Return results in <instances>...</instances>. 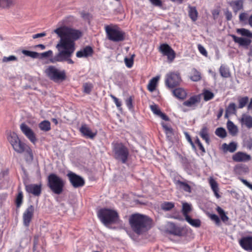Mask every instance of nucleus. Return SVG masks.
Segmentation results:
<instances>
[{
	"instance_id": "f257e3e1",
	"label": "nucleus",
	"mask_w": 252,
	"mask_h": 252,
	"mask_svg": "<svg viewBox=\"0 0 252 252\" xmlns=\"http://www.w3.org/2000/svg\"><path fill=\"white\" fill-rule=\"evenodd\" d=\"M54 32L60 38L56 48H63L70 52L71 53L69 56H64V61L69 64H73L74 62L70 57L75 51V41L82 36V32L65 26L57 28Z\"/></svg>"
},
{
	"instance_id": "f03ea898",
	"label": "nucleus",
	"mask_w": 252,
	"mask_h": 252,
	"mask_svg": "<svg viewBox=\"0 0 252 252\" xmlns=\"http://www.w3.org/2000/svg\"><path fill=\"white\" fill-rule=\"evenodd\" d=\"M129 222L132 230L139 235L147 230L151 220L147 216L137 213L130 216Z\"/></svg>"
},
{
	"instance_id": "7ed1b4c3",
	"label": "nucleus",
	"mask_w": 252,
	"mask_h": 252,
	"mask_svg": "<svg viewBox=\"0 0 252 252\" xmlns=\"http://www.w3.org/2000/svg\"><path fill=\"white\" fill-rule=\"evenodd\" d=\"M113 158L118 162L126 164L128 159L129 151L128 148L123 143L113 142L112 143Z\"/></svg>"
},
{
	"instance_id": "20e7f679",
	"label": "nucleus",
	"mask_w": 252,
	"mask_h": 252,
	"mask_svg": "<svg viewBox=\"0 0 252 252\" xmlns=\"http://www.w3.org/2000/svg\"><path fill=\"white\" fill-rule=\"evenodd\" d=\"M97 215L100 221L105 226L117 223L119 219V214L117 211L106 208L99 209L97 211Z\"/></svg>"
},
{
	"instance_id": "39448f33",
	"label": "nucleus",
	"mask_w": 252,
	"mask_h": 252,
	"mask_svg": "<svg viewBox=\"0 0 252 252\" xmlns=\"http://www.w3.org/2000/svg\"><path fill=\"white\" fill-rule=\"evenodd\" d=\"M8 141L14 150L18 154H22L26 152L30 156V159H33V154L32 149L25 143L21 141L15 132H12L9 136Z\"/></svg>"
},
{
	"instance_id": "423d86ee",
	"label": "nucleus",
	"mask_w": 252,
	"mask_h": 252,
	"mask_svg": "<svg viewBox=\"0 0 252 252\" xmlns=\"http://www.w3.org/2000/svg\"><path fill=\"white\" fill-rule=\"evenodd\" d=\"M105 31L107 38L111 41L121 42L126 39V32L117 25H106Z\"/></svg>"
},
{
	"instance_id": "0eeeda50",
	"label": "nucleus",
	"mask_w": 252,
	"mask_h": 252,
	"mask_svg": "<svg viewBox=\"0 0 252 252\" xmlns=\"http://www.w3.org/2000/svg\"><path fill=\"white\" fill-rule=\"evenodd\" d=\"M64 184L63 179L55 173L50 174L47 177V186L56 194L63 192Z\"/></svg>"
},
{
	"instance_id": "6e6552de",
	"label": "nucleus",
	"mask_w": 252,
	"mask_h": 252,
	"mask_svg": "<svg viewBox=\"0 0 252 252\" xmlns=\"http://www.w3.org/2000/svg\"><path fill=\"white\" fill-rule=\"evenodd\" d=\"M44 73L50 80L55 83L62 82L66 79L65 71L60 70L54 65L47 66Z\"/></svg>"
},
{
	"instance_id": "1a4fd4ad",
	"label": "nucleus",
	"mask_w": 252,
	"mask_h": 252,
	"mask_svg": "<svg viewBox=\"0 0 252 252\" xmlns=\"http://www.w3.org/2000/svg\"><path fill=\"white\" fill-rule=\"evenodd\" d=\"M182 81L180 74L178 72H170L166 75L165 84L168 88L172 89L179 86Z\"/></svg>"
},
{
	"instance_id": "9d476101",
	"label": "nucleus",
	"mask_w": 252,
	"mask_h": 252,
	"mask_svg": "<svg viewBox=\"0 0 252 252\" xmlns=\"http://www.w3.org/2000/svg\"><path fill=\"white\" fill-rule=\"evenodd\" d=\"M66 176L71 185L74 188L82 187L85 185V182L84 178L72 171H69Z\"/></svg>"
},
{
	"instance_id": "9b49d317",
	"label": "nucleus",
	"mask_w": 252,
	"mask_h": 252,
	"mask_svg": "<svg viewBox=\"0 0 252 252\" xmlns=\"http://www.w3.org/2000/svg\"><path fill=\"white\" fill-rule=\"evenodd\" d=\"M159 52L163 56H167L169 62H172L176 57V53L167 43L161 44L159 47Z\"/></svg>"
},
{
	"instance_id": "f8f14e48",
	"label": "nucleus",
	"mask_w": 252,
	"mask_h": 252,
	"mask_svg": "<svg viewBox=\"0 0 252 252\" xmlns=\"http://www.w3.org/2000/svg\"><path fill=\"white\" fill-rule=\"evenodd\" d=\"M166 230L169 234L175 236L181 237L184 235V228L176 226L173 222H169L167 224Z\"/></svg>"
},
{
	"instance_id": "ddd939ff",
	"label": "nucleus",
	"mask_w": 252,
	"mask_h": 252,
	"mask_svg": "<svg viewBox=\"0 0 252 252\" xmlns=\"http://www.w3.org/2000/svg\"><path fill=\"white\" fill-rule=\"evenodd\" d=\"M34 207L30 205L24 211L23 214V225L26 227H29L30 222L33 216Z\"/></svg>"
},
{
	"instance_id": "4468645a",
	"label": "nucleus",
	"mask_w": 252,
	"mask_h": 252,
	"mask_svg": "<svg viewBox=\"0 0 252 252\" xmlns=\"http://www.w3.org/2000/svg\"><path fill=\"white\" fill-rule=\"evenodd\" d=\"M59 51V53L52 57L50 61L52 63H56L57 62H64V56H69L70 55V52L66 51V49H64L63 48H57Z\"/></svg>"
},
{
	"instance_id": "2eb2a0df",
	"label": "nucleus",
	"mask_w": 252,
	"mask_h": 252,
	"mask_svg": "<svg viewBox=\"0 0 252 252\" xmlns=\"http://www.w3.org/2000/svg\"><path fill=\"white\" fill-rule=\"evenodd\" d=\"M20 129L25 136L33 144H35L37 141L35 135L32 130L25 123H22L20 125Z\"/></svg>"
},
{
	"instance_id": "dca6fc26",
	"label": "nucleus",
	"mask_w": 252,
	"mask_h": 252,
	"mask_svg": "<svg viewBox=\"0 0 252 252\" xmlns=\"http://www.w3.org/2000/svg\"><path fill=\"white\" fill-rule=\"evenodd\" d=\"M42 185L41 184H29L26 185V190L29 193H31L35 196H39L41 193Z\"/></svg>"
},
{
	"instance_id": "f3484780",
	"label": "nucleus",
	"mask_w": 252,
	"mask_h": 252,
	"mask_svg": "<svg viewBox=\"0 0 252 252\" xmlns=\"http://www.w3.org/2000/svg\"><path fill=\"white\" fill-rule=\"evenodd\" d=\"M240 246L246 251H252V236L243 237L239 241Z\"/></svg>"
},
{
	"instance_id": "a211bd4d",
	"label": "nucleus",
	"mask_w": 252,
	"mask_h": 252,
	"mask_svg": "<svg viewBox=\"0 0 252 252\" xmlns=\"http://www.w3.org/2000/svg\"><path fill=\"white\" fill-rule=\"evenodd\" d=\"M94 53L93 48L90 46H86L82 49L76 52V57L79 58L92 57Z\"/></svg>"
},
{
	"instance_id": "6ab92c4d",
	"label": "nucleus",
	"mask_w": 252,
	"mask_h": 252,
	"mask_svg": "<svg viewBox=\"0 0 252 252\" xmlns=\"http://www.w3.org/2000/svg\"><path fill=\"white\" fill-rule=\"evenodd\" d=\"M251 159L250 155L242 152H238L232 156V159L236 162H246Z\"/></svg>"
},
{
	"instance_id": "aec40b11",
	"label": "nucleus",
	"mask_w": 252,
	"mask_h": 252,
	"mask_svg": "<svg viewBox=\"0 0 252 252\" xmlns=\"http://www.w3.org/2000/svg\"><path fill=\"white\" fill-rule=\"evenodd\" d=\"M80 131L86 138L93 139L96 135V132H93L86 125H83L80 128Z\"/></svg>"
},
{
	"instance_id": "412c9836",
	"label": "nucleus",
	"mask_w": 252,
	"mask_h": 252,
	"mask_svg": "<svg viewBox=\"0 0 252 252\" xmlns=\"http://www.w3.org/2000/svg\"><path fill=\"white\" fill-rule=\"evenodd\" d=\"M200 101V96L195 95L191 96L189 99L183 102V105L187 107H192Z\"/></svg>"
},
{
	"instance_id": "4be33fe9",
	"label": "nucleus",
	"mask_w": 252,
	"mask_h": 252,
	"mask_svg": "<svg viewBox=\"0 0 252 252\" xmlns=\"http://www.w3.org/2000/svg\"><path fill=\"white\" fill-rule=\"evenodd\" d=\"M172 93L176 97L182 100L185 99L187 95L186 91L182 88H178L173 90Z\"/></svg>"
},
{
	"instance_id": "5701e85b",
	"label": "nucleus",
	"mask_w": 252,
	"mask_h": 252,
	"mask_svg": "<svg viewBox=\"0 0 252 252\" xmlns=\"http://www.w3.org/2000/svg\"><path fill=\"white\" fill-rule=\"evenodd\" d=\"M233 40L241 46H248L251 43V40L248 38L237 37L235 35H231Z\"/></svg>"
},
{
	"instance_id": "b1692460",
	"label": "nucleus",
	"mask_w": 252,
	"mask_h": 252,
	"mask_svg": "<svg viewBox=\"0 0 252 252\" xmlns=\"http://www.w3.org/2000/svg\"><path fill=\"white\" fill-rule=\"evenodd\" d=\"M232 8L233 12L236 14L237 12L243 9V1L242 0H232L229 3Z\"/></svg>"
},
{
	"instance_id": "393cba45",
	"label": "nucleus",
	"mask_w": 252,
	"mask_h": 252,
	"mask_svg": "<svg viewBox=\"0 0 252 252\" xmlns=\"http://www.w3.org/2000/svg\"><path fill=\"white\" fill-rule=\"evenodd\" d=\"M188 13L189 18L191 19L192 21L195 22L197 20L198 15V13L196 8L195 6L189 5L188 6Z\"/></svg>"
},
{
	"instance_id": "a878e982",
	"label": "nucleus",
	"mask_w": 252,
	"mask_h": 252,
	"mask_svg": "<svg viewBox=\"0 0 252 252\" xmlns=\"http://www.w3.org/2000/svg\"><path fill=\"white\" fill-rule=\"evenodd\" d=\"M222 148L224 152L228 151L233 153L237 150V144L234 142H231L229 144L223 143Z\"/></svg>"
},
{
	"instance_id": "bb28decb",
	"label": "nucleus",
	"mask_w": 252,
	"mask_h": 252,
	"mask_svg": "<svg viewBox=\"0 0 252 252\" xmlns=\"http://www.w3.org/2000/svg\"><path fill=\"white\" fill-rule=\"evenodd\" d=\"M209 184L211 186V189L213 191L215 196L217 198L220 197V195L219 194V188L217 182L212 178H210L209 180Z\"/></svg>"
},
{
	"instance_id": "cd10ccee",
	"label": "nucleus",
	"mask_w": 252,
	"mask_h": 252,
	"mask_svg": "<svg viewBox=\"0 0 252 252\" xmlns=\"http://www.w3.org/2000/svg\"><path fill=\"white\" fill-rule=\"evenodd\" d=\"M241 123L244 125L248 128L252 127V117L246 114H243L241 118Z\"/></svg>"
},
{
	"instance_id": "c85d7f7f",
	"label": "nucleus",
	"mask_w": 252,
	"mask_h": 252,
	"mask_svg": "<svg viewBox=\"0 0 252 252\" xmlns=\"http://www.w3.org/2000/svg\"><path fill=\"white\" fill-rule=\"evenodd\" d=\"M219 72L223 78H229L231 76V73L229 68L225 65L221 64L219 68Z\"/></svg>"
},
{
	"instance_id": "c756f323",
	"label": "nucleus",
	"mask_w": 252,
	"mask_h": 252,
	"mask_svg": "<svg viewBox=\"0 0 252 252\" xmlns=\"http://www.w3.org/2000/svg\"><path fill=\"white\" fill-rule=\"evenodd\" d=\"M227 128L229 131V133L232 136H235L238 132V128L236 126H235L234 123L231 121H228L227 123Z\"/></svg>"
},
{
	"instance_id": "7c9ffc66",
	"label": "nucleus",
	"mask_w": 252,
	"mask_h": 252,
	"mask_svg": "<svg viewBox=\"0 0 252 252\" xmlns=\"http://www.w3.org/2000/svg\"><path fill=\"white\" fill-rule=\"evenodd\" d=\"M159 79V77L156 76L150 80L147 86V89L150 92H153L156 90Z\"/></svg>"
},
{
	"instance_id": "2f4dec72",
	"label": "nucleus",
	"mask_w": 252,
	"mask_h": 252,
	"mask_svg": "<svg viewBox=\"0 0 252 252\" xmlns=\"http://www.w3.org/2000/svg\"><path fill=\"white\" fill-rule=\"evenodd\" d=\"M249 98L248 96H239L237 98L238 107L239 109H242L246 106L248 103Z\"/></svg>"
},
{
	"instance_id": "473e14b6",
	"label": "nucleus",
	"mask_w": 252,
	"mask_h": 252,
	"mask_svg": "<svg viewBox=\"0 0 252 252\" xmlns=\"http://www.w3.org/2000/svg\"><path fill=\"white\" fill-rule=\"evenodd\" d=\"M167 137L169 139L171 138L173 135V130L171 126H168L165 123L162 122L160 123Z\"/></svg>"
},
{
	"instance_id": "72a5a7b5",
	"label": "nucleus",
	"mask_w": 252,
	"mask_h": 252,
	"mask_svg": "<svg viewBox=\"0 0 252 252\" xmlns=\"http://www.w3.org/2000/svg\"><path fill=\"white\" fill-rule=\"evenodd\" d=\"M15 4V0H0V7L2 8H9Z\"/></svg>"
},
{
	"instance_id": "f704fd0d",
	"label": "nucleus",
	"mask_w": 252,
	"mask_h": 252,
	"mask_svg": "<svg viewBox=\"0 0 252 252\" xmlns=\"http://www.w3.org/2000/svg\"><path fill=\"white\" fill-rule=\"evenodd\" d=\"M190 79L194 82L199 81L201 79L200 72L198 71L196 69L193 68L191 70Z\"/></svg>"
},
{
	"instance_id": "c9c22d12",
	"label": "nucleus",
	"mask_w": 252,
	"mask_h": 252,
	"mask_svg": "<svg viewBox=\"0 0 252 252\" xmlns=\"http://www.w3.org/2000/svg\"><path fill=\"white\" fill-rule=\"evenodd\" d=\"M185 220L191 226L195 227H199L201 225V221L199 219H192L190 216H188L187 218L185 219Z\"/></svg>"
},
{
	"instance_id": "e433bc0d",
	"label": "nucleus",
	"mask_w": 252,
	"mask_h": 252,
	"mask_svg": "<svg viewBox=\"0 0 252 252\" xmlns=\"http://www.w3.org/2000/svg\"><path fill=\"white\" fill-rule=\"evenodd\" d=\"M39 128L44 131H48L51 129L50 122L47 120L42 121L39 124Z\"/></svg>"
},
{
	"instance_id": "4c0bfd02",
	"label": "nucleus",
	"mask_w": 252,
	"mask_h": 252,
	"mask_svg": "<svg viewBox=\"0 0 252 252\" xmlns=\"http://www.w3.org/2000/svg\"><path fill=\"white\" fill-rule=\"evenodd\" d=\"M176 184L179 186V187L187 192H191V189L190 186L185 182L178 180Z\"/></svg>"
},
{
	"instance_id": "58836bf2",
	"label": "nucleus",
	"mask_w": 252,
	"mask_h": 252,
	"mask_svg": "<svg viewBox=\"0 0 252 252\" xmlns=\"http://www.w3.org/2000/svg\"><path fill=\"white\" fill-rule=\"evenodd\" d=\"M216 211H217L221 220L223 222H225L226 221H228L229 218L228 216L226 215L225 211L221 207H220V206H218L216 208Z\"/></svg>"
},
{
	"instance_id": "ea45409f",
	"label": "nucleus",
	"mask_w": 252,
	"mask_h": 252,
	"mask_svg": "<svg viewBox=\"0 0 252 252\" xmlns=\"http://www.w3.org/2000/svg\"><path fill=\"white\" fill-rule=\"evenodd\" d=\"M191 208L190 204L188 203H184L182 205V212L185 219L189 216L188 214L191 211Z\"/></svg>"
},
{
	"instance_id": "a19ab883",
	"label": "nucleus",
	"mask_w": 252,
	"mask_h": 252,
	"mask_svg": "<svg viewBox=\"0 0 252 252\" xmlns=\"http://www.w3.org/2000/svg\"><path fill=\"white\" fill-rule=\"evenodd\" d=\"M175 206L174 203L165 201L161 204V208L165 211H168L173 209Z\"/></svg>"
},
{
	"instance_id": "79ce46f5",
	"label": "nucleus",
	"mask_w": 252,
	"mask_h": 252,
	"mask_svg": "<svg viewBox=\"0 0 252 252\" xmlns=\"http://www.w3.org/2000/svg\"><path fill=\"white\" fill-rule=\"evenodd\" d=\"M237 32L240 33L242 36L252 38V33L249 30L244 28L238 29Z\"/></svg>"
},
{
	"instance_id": "37998d69",
	"label": "nucleus",
	"mask_w": 252,
	"mask_h": 252,
	"mask_svg": "<svg viewBox=\"0 0 252 252\" xmlns=\"http://www.w3.org/2000/svg\"><path fill=\"white\" fill-rule=\"evenodd\" d=\"M215 134L219 137L223 138L226 136L227 133L225 129L223 127H218L216 129Z\"/></svg>"
},
{
	"instance_id": "c03bdc74",
	"label": "nucleus",
	"mask_w": 252,
	"mask_h": 252,
	"mask_svg": "<svg viewBox=\"0 0 252 252\" xmlns=\"http://www.w3.org/2000/svg\"><path fill=\"white\" fill-rule=\"evenodd\" d=\"M22 52L25 55L32 58H37L39 56V54L35 52L24 50Z\"/></svg>"
},
{
	"instance_id": "a18cd8bd",
	"label": "nucleus",
	"mask_w": 252,
	"mask_h": 252,
	"mask_svg": "<svg viewBox=\"0 0 252 252\" xmlns=\"http://www.w3.org/2000/svg\"><path fill=\"white\" fill-rule=\"evenodd\" d=\"M23 195L22 191L19 192L15 200V204L17 208L20 207L23 203Z\"/></svg>"
},
{
	"instance_id": "49530a36",
	"label": "nucleus",
	"mask_w": 252,
	"mask_h": 252,
	"mask_svg": "<svg viewBox=\"0 0 252 252\" xmlns=\"http://www.w3.org/2000/svg\"><path fill=\"white\" fill-rule=\"evenodd\" d=\"M204 99L206 101L212 99L214 96V94L210 91L206 90L203 93Z\"/></svg>"
},
{
	"instance_id": "de8ad7c7",
	"label": "nucleus",
	"mask_w": 252,
	"mask_h": 252,
	"mask_svg": "<svg viewBox=\"0 0 252 252\" xmlns=\"http://www.w3.org/2000/svg\"><path fill=\"white\" fill-rule=\"evenodd\" d=\"M155 115L160 117L162 120L165 121H169V117L162 111H153Z\"/></svg>"
},
{
	"instance_id": "09e8293b",
	"label": "nucleus",
	"mask_w": 252,
	"mask_h": 252,
	"mask_svg": "<svg viewBox=\"0 0 252 252\" xmlns=\"http://www.w3.org/2000/svg\"><path fill=\"white\" fill-rule=\"evenodd\" d=\"M93 88V86L91 83H86L83 85L84 92L89 94Z\"/></svg>"
},
{
	"instance_id": "8fccbe9b",
	"label": "nucleus",
	"mask_w": 252,
	"mask_h": 252,
	"mask_svg": "<svg viewBox=\"0 0 252 252\" xmlns=\"http://www.w3.org/2000/svg\"><path fill=\"white\" fill-rule=\"evenodd\" d=\"M211 220H213L216 224L218 226H220V220L219 216H218L216 214H210L209 216Z\"/></svg>"
},
{
	"instance_id": "3c124183",
	"label": "nucleus",
	"mask_w": 252,
	"mask_h": 252,
	"mask_svg": "<svg viewBox=\"0 0 252 252\" xmlns=\"http://www.w3.org/2000/svg\"><path fill=\"white\" fill-rule=\"evenodd\" d=\"M134 56V55H133L131 58H126L125 59V62L126 63V66L130 68L132 66L133 64V57Z\"/></svg>"
},
{
	"instance_id": "603ef678",
	"label": "nucleus",
	"mask_w": 252,
	"mask_h": 252,
	"mask_svg": "<svg viewBox=\"0 0 252 252\" xmlns=\"http://www.w3.org/2000/svg\"><path fill=\"white\" fill-rule=\"evenodd\" d=\"M111 97L112 98L113 101L114 102V103H115V104L116 105L117 108L119 109H121V106L122 105V102L121 101L119 100V98H117L116 96H115L114 95H110Z\"/></svg>"
},
{
	"instance_id": "864d4df0",
	"label": "nucleus",
	"mask_w": 252,
	"mask_h": 252,
	"mask_svg": "<svg viewBox=\"0 0 252 252\" xmlns=\"http://www.w3.org/2000/svg\"><path fill=\"white\" fill-rule=\"evenodd\" d=\"M195 143L196 144H197L198 146L199 147V149L202 151V153H205L206 152L204 147H203L202 144L201 143V142L198 137H196Z\"/></svg>"
},
{
	"instance_id": "5fc2aeb1",
	"label": "nucleus",
	"mask_w": 252,
	"mask_h": 252,
	"mask_svg": "<svg viewBox=\"0 0 252 252\" xmlns=\"http://www.w3.org/2000/svg\"><path fill=\"white\" fill-rule=\"evenodd\" d=\"M132 101L133 99L131 96H130L126 99V104L129 109H131L132 108Z\"/></svg>"
},
{
	"instance_id": "6e6d98bb",
	"label": "nucleus",
	"mask_w": 252,
	"mask_h": 252,
	"mask_svg": "<svg viewBox=\"0 0 252 252\" xmlns=\"http://www.w3.org/2000/svg\"><path fill=\"white\" fill-rule=\"evenodd\" d=\"M17 58L13 55L10 56L8 57H4L2 59L3 62H8L10 61H16Z\"/></svg>"
},
{
	"instance_id": "4d7b16f0",
	"label": "nucleus",
	"mask_w": 252,
	"mask_h": 252,
	"mask_svg": "<svg viewBox=\"0 0 252 252\" xmlns=\"http://www.w3.org/2000/svg\"><path fill=\"white\" fill-rule=\"evenodd\" d=\"M198 49L199 51V52L203 55L207 57V52L206 51V49L204 48L203 46H202L200 44L198 45Z\"/></svg>"
},
{
	"instance_id": "13d9d810",
	"label": "nucleus",
	"mask_w": 252,
	"mask_h": 252,
	"mask_svg": "<svg viewBox=\"0 0 252 252\" xmlns=\"http://www.w3.org/2000/svg\"><path fill=\"white\" fill-rule=\"evenodd\" d=\"M239 20L241 22L248 21V14L246 13L243 12L239 15Z\"/></svg>"
},
{
	"instance_id": "bf43d9fd",
	"label": "nucleus",
	"mask_w": 252,
	"mask_h": 252,
	"mask_svg": "<svg viewBox=\"0 0 252 252\" xmlns=\"http://www.w3.org/2000/svg\"><path fill=\"white\" fill-rule=\"evenodd\" d=\"M52 54L53 52L51 50H49L47 52H45L44 53L40 54L39 55H40L41 58H43L50 57L52 55Z\"/></svg>"
},
{
	"instance_id": "052dcab7",
	"label": "nucleus",
	"mask_w": 252,
	"mask_h": 252,
	"mask_svg": "<svg viewBox=\"0 0 252 252\" xmlns=\"http://www.w3.org/2000/svg\"><path fill=\"white\" fill-rule=\"evenodd\" d=\"M239 179L246 186L252 190V184H251L247 180L243 178H240Z\"/></svg>"
},
{
	"instance_id": "680f3d73",
	"label": "nucleus",
	"mask_w": 252,
	"mask_h": 252,
	"mask_svg": "<svg viewBox=\"0 0 252 252\" xmlns=\"http://www.w3.org/2000/svg\"><path fill=\"white\" fill-rule=\"evenodd\" d=\"M155 6H161L162 2L160 0H149Z\"/></svg>"
},
{
	"instance_id": "e2e57ef3",
	"label": "nucleus",
	"mask_w": 252,
	"mask_h": 252,
	"mask_svg": "<svg viewBox=\"0 0 252 252\" xmlns=\"http://www.w3.org/2000/svg\"><path fill=\"white\" fill-rule=\"evenodd\" d=\"M224 15L227 21H230L232 19V15L231 12L228 10H227L226 11H225Z\"/></svg>"
},
{
	"instance_id": "0e129e2a",
	"label": "nucleus",
	"mask_w": 252,
	"mask_h": 252,
	"mask_svg": "<svg viewBox=\"0 0 252 252\" xmlns=\"http://www.w3.org/2000/svg\"><path fill=\"white\" fill-rule=\"evenodd\" d=\"M200 137L205 141L206 143L209 145L210 144V138L209 134H202L200 135Z\"/></svg>"
},
{
	"instance_id": "69168bd1",
	"label": "nucleus",
	"mask_w": 252,
	"mask_h": 252,
	"mask_svg": "<svg viewBox=\"0 0 252 252\" xmlns=\"http://www.w3.org/2000/svg\"><path fill=\"white\" fill-rule=\"evenodd\" d=\"M200 137L205 141L206 143L209 145L210 144V138L209 134H202L200 135Z\"/></svg>"
},
{
	"instance_id": "338daca9",
	"label": "nucleus",
	"mask_w": 252,
	"mask_h": 252,
	"mask_svg": "<svg viewBox=\"0 0 252 252\" xmlns=\"http://www.w3.org/2000/svg\"><path fill=\"white\" fill-rule=\"evenodd\" d=\"M208 134V129L206 126H203L199 132V135L202 134Z\"/></svg>"
},
{
	"instance_id": "774afa93",
	"label": "nucleus",
	"mask_w": 252,
	"mask_h": 252,
	"mask_svg": "<svg viewBox=\"0 0 252 252\" xmlns=\"http://www.w3.org/2000/svg\"><path fill=\"white\" fill-rule=\"evenodd\" d=\"M212 14L213 17V19L216 20L217 19L218 16L220 14V11L218 9H214L212 11Z\"/></svg>"
}]
</instances>
